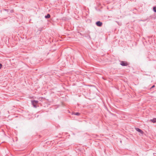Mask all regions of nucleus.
<instances>
[{
	"label": "nucleus",
	"instance_id": "obj_8",
	"mask_svg": "<svg viewBox=\"0 0 156 156\" xmlns=\"http://www.w3.org/2000/svg\"><path fill=\"white\" fill-rule=\"evenodd\" d=\"M153 10L155 12H156V6L153 8Z\"/></svg>",
	"mask_w": 156,
	"mask_h": 156
},
{
	"label": "nucleus",
	"instance_id": "obj_10",
	"mask_svg": "<svg viewBox=\"0 0 156 156\" xmlns=\"http://www.w3.org/2000/svg\"><path fill=\"white\" fill-rule=\"evenodd\" d=\"M154 87V85H153V86H152L151 87V88H153V87Z\"/></svg>",
	"mask_w": 156,
	"mask_h": 156
},
{
	"label": "nucleus",
	"instance_id": "obj_1",
	"mask_svg": "<svg viewBox=\"0 0 156 156\" xmlns=\"http://www.w3.org/2000/svg\"><path fill=\"white\" fill-rule=\"evenodd\" d=\"M120 64L123 66H127L128 65V63L125 61H122L121 62Z\"/></svg>",
	"mask_w": 156,
	"mask_h": 156
},
{
	"label": "nucleus",
	"instance_id": "obj_5",
	"mask_svg": "<svg viewBox=\"0 0 156 156\" xmlns=\"http://www.w3.org/2000/svg\"><path fill=\"white\" fill-rule=\"evenodd\" d=\"M150 121L153 123L156 122V118H154L153 119H151L150 120Z\"/></svg>",
	"mask_w": 156,
	"mask_h": 156
},
{
	"label": "nucleus",
	"instance_id": "obj_9",
	"mask_svg": "<svg viewBox=\"0 0 156 156\" xmlns=\"http://www.w3.org/2000/svg\"><path fill=\"white\" fill-rule=\"evenodd\" d=\"M2 67V65L0 63V69Z\"/></svg>",
	"mask_w": 156,
	"mask_h": 156
},
{
	"label": "nucleus",
	"instance_id": "obj_4",
	"mask_svg": "<svg viewBox=\"0 0 156 156\" xmlns=\"http://www.w3.org/2000/svg\"><path fill=\"white\" fill-rule=\"evenodd\" d=\"M136 131H137V132H140L141 134H143V131L140 129L138 128H136Z\"/></svg>",
	"mask_w": 156,
	"mask_h": 156
},
{
	"label": "nucleus",
	"instance_id": "obj_2",
	"mask_svg": "<svg viewBox=\"0 0 156 156\" xmlns=\"http://www.w3.org/2000/svg\"><path fill=\"white\" fill-rule=\"evenodd\" d=\"M32 105L35 107H36V105L38 103V101H31Z\"/></svg>",
	"mask_w": 156,
	"mask_h": 156
},
{
	"label": "nucleus",
	"instance_id": "obj_3",
	"mask_svg": "<svg viewBox=\"0 0 156 156\" xmlns=\"http://www.w3.org/2000/svg\"><path fill=\"white\" fill-rule=\"evenodd\" d=\"M97 25L99 27H101L102 25V23L100 21H98L96 23Z\"/></svg>",
	"mask_w": 156,
	"mask_h": 156
},
{
	"label": "nucleus",
	"instance_id": "obj_6",
	"mask_svg": "<svg viewBox=\"0 0 156 156\" xmlns=\"http://www.w3.org/2000/svg\"><path fill=\"white\" fill-rule=\"evenodd\" d=\"M50 17V15L49 14H48L47 16H46L45 17L46 18H49Z\"/></svg>",
	"mask_w": 156,
	"mask_h": 156
},
{
	"label": "nucleus",
	"instance_id": "obj_7",
	"mask_svg": "<svg viewBox=\"0 0 156 156\" xmlns=\"http://www.w3.org/2000/svg\"><path fill=\"white\" fill-rule=\"evenodd\" d=\"M72 114H74L76 115H80V113L78 112L74 113Z\"/></svg>",
	"mask_w": 156,
	"mask_h": 156
}]
</instances>
